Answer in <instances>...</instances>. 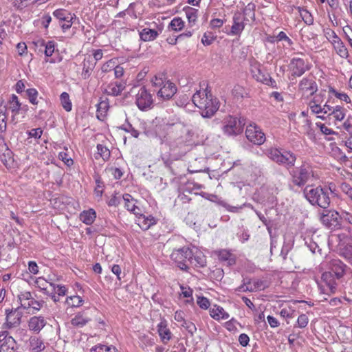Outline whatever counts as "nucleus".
Masks as SVG:
<instances>
[{
    "instance_id": "bb28decb",
    "label": "nucleus",
    "mask_w": 352,
    "mask_h": 352,
    "mask_svg": "<svg viewBox=\"0 0 352 352\" xmlns=\"http://www.w3.org/2000/svg\"><path fill=\"white\" fill-rule=\"evenodd\" d=\"M30 341L31 349L34 352H41L45 349L43 340L36 336H32Z\"/></svg>"
},
{
    "instance_id": "39448f33",
    "label": "nucleus",
    "mask_w": 352,
    "mask_h": 352,
    "mask_svg": "<svg viewBox=\"0 0 352 352\" xmlns=\"http://www.w3.org/2000/svg\"><path fill=\"white\" fill-rule=\"evenodd\" d=\"M320 220L322 223L331 230H338L341 228L340 214L333 210H324L320 213Z\"/></svg>"
},
{
    "instance_id": "9d476101",
    "label": "nucleus",
    "mask_w": 352,
    "mask_h": 352,
    "mask_svg": "<svg viewBox=\"0 0 352 352\" xmlns=\"http://www.w3.org/2000/svg\"><path fill=\"white\" fill-rule=\"evenodd\" d=\"M298 91L302 96L308 98L318 91V85L312 78H304L298 84Z\"/></svg>"
},
{
    "instance_id": "6e6d98bb",
    "label": "nucleus",
    "mask_w": 352,
    "mask_h": 352,
    "mask_svg": "<svg viewBox=\"0 0 352 352\" xmlns=\"http://www.w3.org/2000/svg\"><path fill=\"white\" fill-rule=\"evenodd\" d=\"M330 92H332L335 94V96H336V98H339L340 100H342V101H344L346 102V103H349L351 102V100L349 98V97L348 96V95L346 94H344V93H338L333 88H331L330 89Z\"/></svg>"
},
{
    "instance_id": "e2e57ef3",
    "label": "nucleus",
    "mask_w": 352,
    "mask_h": 352,
    "mask_svg": "<svg viewBox=\"0 0 352 352\" xmlns=\"http://www.w3.org/2000/svg\"><path fill=\"white\" fill-rule=\"evenodd\" d=\"M123 129L126 132L131 133V135L135 138H138L140 135V133L134 127H133L131 124H128L127 126L123 128Z\"/></svg>"
},
{
    "instance_id": "bf43d9fd",
    "label": "nucleus",
    "mask_w": 352,
    "mask_h": 352,
    "mask_svg": "<svg viewBox=\"0 0 352 352\" xmlns=\"http://www.w3.org/2000/svg\"><path fill=\"white\" fill-rule=\"evenodd\" d=\"M302 18L305 23L307 25H311L314 22V19L310 13L307 10H304L301 13Z\"/></svg>"
},
{
    "instance_id": "49530a36",
    "label": "nucleus",
    "mask_w": 352,
    "mask_h": 352,
    "mask_svg": "<svg viewBox=\"0 0 352 352\" xmlns=\"http://www.w3.org/2000/svg\"><path fill=\"white\" fill-rule=\"evenodd\" d=\"M247 284L252 289V292L264 288L263 282L261 280H249Z\"/></svg>"
},
{
    "instance_id": "c9c22d12",
    "label": "nucleus",
    "mask_w": 352,
    "mask_h": 352,
    "mask_svg": "<svg viewBox=\"0 0 352 352\" xmlns=\"http://www.w3.org/2000/svg\"><path fill=\"white\" fill-rule=\"evenodd\" d=\"M32 296L30 292H25L19 295V300L21 302V306L25 309H29L28 300L32 298Z\"/></svg>"
},
{
    "instance_id": "79ce46f5",
    "label": "nucleus",
    "mask_w": 352,
    "mask_h": 352,
    "mask_svg": "<svg viewBox=\"0 0 352 352\" xmlns=\"http://www.w3.org/2000/svg\"><path fill=\"white\" fill-rule=\"evenodd\" d=\"M184 27V22L181 18H174L169 24V28L174 31H180Z\"/></svg>"
},
{
    "instance_id": "58836bf2",
    "label": "nucleus",
    "mask_w": 352,
    "mask_h": 352,
    "mask_svg": "<svg viewBox=\"0 0 352 352\" xmlns=\"http://www.w3.org/2000/svg\"><path fill=\"white\" fill-rule=\"evenodd\" d=\"M123 199L125 201V208L129 211H134L135 208H137V206H135L136 200H135L131 195L129 194H124L123 195Z\"/></svg>"
},
{
    "instance_id": "b1692460",
    "label": "nucleus",
    "mask_w": 352,
    "mask_h": 352,
    "mask_svg": "<svg viewBox=\"0 0 352 352\" xmlns=\"http://www.w3.org/2000/svg\"><path fill=\"white\" fill-rule=\"evenodd\" d=\"M189 263L196 267H203L206 265V259L201 252L192 253Z\"/></svg>"
},
{
    "instance_id": "20e7f679",
    "label": "nucleus",
    "mask_w": 352,
    "mask_h": 352,
    "mask_svg": "<svg viewBox=\"0 0 352 352\" xmlns=\"http://www.w3.org/2000/svg\"><path fill=\"white\" fill-rule=\"evenodd\" d=\"M292 182L294 185L299 187L303 186L314 177L312 168L308 165H302L300 167L296 168L292 173Z\"/></svg>"
},
{
    "instance_id": "338daca9",
    "label": "nucleus",
    "mask_w": 352,
    "mask_h": 352,
    "mask_svg": "<svg viewBox=\"0 0 352 352\" xmlns=\"http://www.w3.org/2000/svg\"><path fill=\"white\" fill-rule=\"evenodd\" d=\"M340 220H342L352 226V214L346 211H342L340 214Z\"/></svg>"
},
{
    "instance_id": "6e6552de",
    "label": "nucleus",
    "mask_w": 352,
    "mask_h": 352,
    "mask_svg": "<svg viewBox=\"0 0 352 352\" xmlns=\"http://www.w3.org/2000/svg\"><path fill=\"white\" fill-rule=\"evenodd\" d=\"M135 103L142 111L151 108L153 103V97L144 87H141L137 94Z\"/></svg>"
},
{
    "instance_id": "72a5a7b5",
    "label": "nucleus",
    "mask_w": 352,
    "mask_h": 352,
    "mask_svg": "<svg viewBox=\"0 0 352 352\" xmlns=\"http://www.w3.org/2000/svg\"><path fill=\"white\" fill-rule=\"evenodd\" d=\"M184 10L185 11L189 23L195 24L198 16V10L191 7H186L184 8Z\"/></svg>"
},
{
    "instance_id": "c03bdc74",
    "label": "nucleus",
    "mask_w": 352,
    "mask_h": 352,
    "mask_svg": "<svg viewBox=\"0 0 352 352\" xmlns=\"http://www.w3.org/2000/svg\"><path fill=\"white\" fill-rule=\"evenodd\" d=\"M324 36L331 43H336L340 38L336 35L335 32L331 29L327 28L324 30Z\"/></svg>"
},
{
    "instance_id": "f704fd0d",
    "label": "nucleus",
    "mask_w": 352,
    "mask_h": 352,
    "mask_svg": "<svg viewBox=\"0 0 352 352\" xmlns=\"http://www.w3.org/2000/svg\"><path fill=\"white\" fill-rule=\"evenodd\" d=\"M255 9L256 6L253 3H249L243 10V14L245 15V20L248 21V18L251 20H255Z\"/></svg>"
},
{
    "instance_id": "ea45409f",
    "label": "nucleus",
    "mask_w": 352,
    "mask_h": 352,
    "mask_svg": "<svg viewBox=\"0 0 352 352\" xmlns=\"http://www.w3.org/2000/svg\"><path fill=\"white\" fill-rule=\"evenodd\" d=\"M40 45L45 47V54L46 56H51L53 54L55 49V43L54 41H50L45 42L44 41H41Z\"/></svg>"
},
{
    "instance_id": "37998d69",
    "label": "nucleus",
    "mask_w": 352,
    "mask_h": 352,
    "mask_svg": "<svg viewBox=\"0 0 352 352\" xmlns=\"http://www.w3.org/2000/svg\"><path fill=\"white\" fill-rule=\"evenodd\" d=\"M140 339L146 346H152L155 344L154 336L151 331L148 334L144 333L140 336Z\"/></svg>"
},
{
    "instance_id": "4c0bfd02",
    "label": "nucleus",
    "mask_w": 352,
    "mask_h": 352,
    "mask_svg": "<svg viewBox=\"0 0 352 352\" xmlns=\"http://www.w3.org/2000/svg\"><path fill=\"white\" fill-rule=\"evenodd\" d=\"M10 109L12 110V112L13 113V116L17 115L19 112L20 108H21V103L19 102L18 100V97L15 95H12L10 100Z\"/></svg>"
},
{
    "instance_id": "cd10ccee",
    "label": "nucleus",
    "mask_w": 352,
    "mask_h": 352,
    "mask_svg": "<svg viewBox=\"0 0 352 352\" xmlns=\"http://www.w3.org/2000/svg\"><path fill=\"white\" fill-rule=\"evenodd\" d=\"M53 15L60 21H68V19L76 18L74 14H72L65 9H57L54 10Z\"/></svg>"
},
{
    "instance_id": "aec40b11",
    "label": "nucleus",
    "mask_w": 352,
    "mask_h": 352,
    "mask_svg": "<svg viewBox=\"0 0 352 352\" xmlns=\"http://www.w3.org/2000/svg\"><path fill=\"white\" fill-rule=\"evenodd\" d=\"M126 83L124 82H114L109 83L106 89L105 92L108 95L117 96L120 95L122 91L125 89Z\"/></svg>"
},
{
    "instance_id": "6ab92c4d",
    "label": "nucleus",
    "mask_w": 352,
    "mask_h": 352,
    "mask_svg": "<svg viewBox=\"0 0 352 352\" xmlns=\"http://www.w3.org/2000/svg\"><path fill=\"white\" fill-rule=\"evenodd\" d=\"M322 281L327 287L331 294H334L336 291L337 283L336 276L331 272H325L322 274Z\"/></svg>"
},
{
    "instance_id": "f03ea898",
    "label": "nucleus",
    "mask_w": 352,
    "mask_h": 352,
    "mask_svg": "<svg viewBox=\"0 0 352 352\" xmlns=\"http://www.w3.org/2000/svg\"><path fill=\"white\" fill-rule=\"evenodd\" d=\"M245 124V118L228 116L223 120L222 131L227 136H236L243 132Z\"/></svg>"
},
{
    "instance_id": "7c9ffc66",
    "label": "nucleus",
    "mask_w": 352,
    "mask_h": 352,
    "mask_svg": "<svg viewBox=\"0 0 352 352\" xmlns=\"http://www.w3.org/2000/svg\"><path fill=\"white\" fill-rule=\"evenodd\" d=\"M45 326V322L42 317H32L29 322L30 330H41Z\"/></svg>"
},
{
    "instance_id": "680f3d73",
    "label": "nucleus",
    "mask_w": 352,
    "mask_h": 352,
    "mask_svg": "<svg viewBox=\"0 0 352 352\" xmlns=\"http://www.w3.org/2000/svg\"><path fill=\"white\" fill-rule=\"evenodd\" d=\"M58 158L63 161L67 166L73 164V160L65 152H60L58 154Z\"/></svg>"
},
{
    "instance_id": "412c9836",
    "label": "nucleus",
    "mask_w": 352,
    "mask_h": 352,
    "mask_svg": "<svg viewBox=\"0 0 352 352\" xmlns=\"http://www.w3.org/2000/svg\"><path fill=\"white\" fill-rule=\"evenodd\" d=\"M210 315L215 320H227L229 318V314L221 307L214 305L210 308Z\"/></svg>"
},
{
    "instance_id": "0eeeda50",
    "label": "nucleus",
    "mask_w": 352,
    "mask_h": 352,
    "mask_svg": "<svg viewBox=\"0 0 352 352\" xmlns=\"http://www.w3.org/2000/svg\"><path fill=\"white\" fill-rule=\"evenodd\" d=\"M245 136L247 139L256 145H261L265 141V135L258 127L254 123L250 124L247 126L245 130Z\"/></svg>"
},
{
    "instance_id": "2f4dec72",
    "label": "nucleus",
    "mask_w": 352,
    "mask_h": 352,
    "mask_svg": "<svg viewBox=\"0 0 352 352\" xmlns=\"http://www.w3.org/2000/svg\"><path fill=\"white\" fill-rule=\"evenodd\" d=\"M97 153L95 154V158L102 157L104 161L108 160L110 157L109 149L102 144H98L97 145Z\"/></svg>"
},
{
    "instance_id": "de8ad7c7",
    "label": "nucleus",
    "mask_w": 352,
    "mask_h": 352,
    "mask_svg": "<svg viewBox=\"0 0 352 352\" xmlns=\"http://www.w3.org/2000/svg\"><path fill=\"white\" fill-rule=\"evenodd\" d=\"M82 299L78 296H74L67 299V303L72 307H79L82 305Z\"/></svg>"
},
{
    "instance_id": "09e8293b",
    "label": "nucleus",
    "mask_w": 352,
    "mask_h": 352,
    "mask_svg": "<svg viewBox=\"0 0 352 352\" xmlns=\"http://www.w3.org/2000/svg\"><path fill=\"white\" fill-rule=\"evenodd\" d=\"M26 94L29 98L30 102L33 104H36V98L38 91L35 89H28L26 90Z\"/></svg>"
},
{
    "instance_id": "e433bc0d",
    "label": "nucleus",
    "mask_w": 352,
    "mask_h": 352,
    "mask_svg": "<svg viewBox=\"0 0 352 352\" xmlns=\"http://www.w3.org/2000/svg\"><path fill=\"white\" fill-rule=\"evenodd\" d=\"M60 100L64 109L67 111H70L72 108V104L69 94L66 92L62 93L60 96Z\"/></svg>"
},
{
    "instance_id": "a211bd4d",
    "label": "nucleus",
    "mask_w": 352,
    "mask_h": 352,
    "mask_svg": "<svg viewBox=\"0 0 352 352\" xmlns=\"http://www.w3.org/2000/svg\"><path fill=\"white\" fill-rule=\"evenodd\" d=\"M21 314L16 309L6 311V325L8 328L17 327L21 322Z\"/></svg>"
},
{
    "instance_id": "a18cd8bd",
    "label": "nucleus",
    "mask_w": 352,
    "mask_h": 352,
    "mask_svg": "<svg viewBox=\"0 0 352 352\" xmlns=\"http://www.w3.org/2000/svg\"><path fill=\"white\" fill-rule=\"evenodd\" d=\"M216 39V36L211 32L204 33L201 38V43L204 45H210Z\"/></svg>"
},
{
    "instance_id": "a878e982",
    "label": "nucleus",
    "mask_w": 352,
    "mask_h": 352,
    "mask_svg": "<svg viewBox=\"0 0 352 352\" xmlns=\"http://www.w3.org/2000/svg\"><path fill=\"white\" fill-rule=\"evenodd\" d=\"M96 218V214L94 209L84 210L80 214V219L87 225H91Z\"/></svg>"
},
{
    "instance_id": "a19ab883",
    "label": "nucleus",
    "mask_w": 352,
    "mask_h": 352,
    "mask_svg": "<svg viewBox=\"0 0 352 352\" xmlns=\"http://www.w3.org/2000/svg\"><path fill=\"white\" fill-rule=\"evenodd\" d=\"M169 80H167L165 74H160L154 76L152 79L151 82L154 87L160 88L162 86L165 84V82H168Z\"/></svg>"
},
{
    "instance_id": "052dcab7",
    "label": "nucleus",
    "mask_w": 352,
    "mask_h": 352,
    "mask_svg": "<svg viewBox=\"0 0 352 352\" xmlns=\"http://www.w3.org/2000/svg\"><path fill=\"white\" fill-rule=\"evenodd\" d=\"M115 66V62L113 60H109L102 66V72L107 73L113 70Z\"/></svg>"
},
{
    "instance_id": "5fc2aeb1",
    "label": "nucleus",
    "mask_w": 352,
    "mask_h": 352,
    "mask_svg": "<svg viewBox=\"0 0 352 352\" xmlns=\"http://www.w3.org/2000/svg\"><path fill=\"white\" fill-rule=\"evenodd\" d=\"M340 189L342 192L347 195L352 199V186L346 182L342 183Z\"/></svg>"
},
{
    "instance_id": "f8f14e48",
    "label": "nucleus",
    "mask_w": 352,
    "mask_h": 352,
    "mask_svg": "<svg viewBox=\"0 0 352 352\" xmlns=\"http://www.w3.org/2000/svg\"><path fill=\"white\" fill-rule=\"evenodd\" d=\"M16 342L8 331H0V352H15Z\"/></svg>"
},
{
    "instance_id": "473e14b6",
    "label": "nucleus",
    "mask_w": 352,
    "mask_h": 352,
    "mask_svg": "<svg viewBox=\"0 0 352 352\" xmlns=\"http://www.w3.org/2000/svg\"><path fill=\"white\" fill-rule=\"evenodd\" d=\"M346 109L341 106H336L333 107V111L329 116H333L336 120L342 121L344 119L346 116Z\"/></svg>"
},
{
    "instance_id": "774afa93",
    "label": "nucleus",
    "mask_w": 352,
    "mask_h": 352,
    "mask_svg": "<svg viewBox=\"0 0 352 352\" xmlns=\"http://www.w3.org/2000/svg\"><path fill=\"white\" fill-rule=\"evenodd\" d=\"M276 39L278 41H285L289 45H292L293 43L292 41L287 36L284 32H280L276 36Z\"/></svg>"
},
{
    "instance_id": "9b49d317",
    "label": "nucleus",
    "mask_w": 352,
    "mask_h": 352,
    "mask_svg": "<svg viewBox=\"0 0 352 352\" xmlns=\"http://www.w3.org/2000/svg\"><path fill=\"white\" fill-rule=\"evenodd\" d=\"M211 90L207 85L205 89L197 91L192 97V101L199 109L206 107L205 103L209 97H211Z\"/></svg>"
},
{
    "instance_id": "7ed1b4c3",
    "label": "nucleus",
    "mask_w": 352,
    "mask_h": 352,
    "mask_svg": "<svg viewBox=\"0 0 352 352\" xmlns=\"http://www.w3.org/2000/svg\"><path fill=\"white\" fill-rule=\"evenodd\" d=\"M268 155L273 161L288 168L294 166L296 160V155L290 151L281 152L277 148L270 149Z\"/></svg>"
},
{
    "instance_id": "4be33fe9",
    "label": "nucleus",
    "mask_w": 352,
    "mask_h": 352,
    "mask_svg": "<svg viewBox=\"0 0 352 352\" xmlns=\"http://www.w3.org/2000/svg\"><path fill=\"white\" fill-rule=\"evenodd\" d=\"M219 259L227 263L228 265H233L236 262L235 256L227 250H221L217 252Z\"/></svg>"
},
{
    "instance_id": "3c124183",
    "label": "nucleus",
    "mask_w": 352,
    "mask_h": 352,
    "mask_svg": "<svg viewBox=\"0 0 352 352\" xmlns=\"http://www.w3.org/2000/svg\"><path fill=\"white\" fill-rule=\"evenodd\" d=\"M316 102L317 100L315 98H314L311 101H310L309 104L310 110L314 114H318L322 112V109L321 106L320 104H318Z\"/></svg>"
},
{
    "instance_id": "13d9d810",
    "label": "nucleus",
    "mask_w": 352,
    "mask_h": 352,
    "mask_svg": "<svg viewBox=\"0 0 352 352\" xmlns=\"http://www.w3.org/2000/svg\"><path fill=\"white\" fill-rule=\"evenodd\" d=\"M35 284L36 287H38L39 289H41L43 291H45L47 289V285L48 283L45 278L39 277L36 278Z\"/></svg>"
},
{
    "instance_id": "f3484780",
    "label": "nucleus",
    "mask_w": 352,
    "mask_h": 352,
    "mask_svg": "<svg viewBox=\"0 0 352 352\" xmlns=\"http://www.w3.org/2000/svg\"><path fill=\"white\" fill-rule=\"evenodd\" d=\"M232 21L233 24L228 34L234 36L240 35L245 28L244 21H245V19L243 18L240 12H236L233 16Z\"/></svg>"
},
{
    "instance_id": "393cba45",
    "label": "nucleus",
    "mask_w": 352,
    "mask_h": 352,
    "mask_svg": "<svg viewBox=\"0 0 352 352\" xmlns=\"http://www.w3.org/2000/svg\"><path fill=\"white\" fill-rule=\"evenodd\" d=\"M89 320L90 318L85 316L84 313H78L72 319L71 323L75 328H82Z\"/></svg>"
},
{
    "instance_id": "4468645a",
    "label": "nucleus",
    "mask_w": 352,
    "mask_h": 352,
    "mask_svg": "<svg viewBox=\"0 0 352 352\" xmlns=\"http://www.w3.org/2000/svg\"><path fill=\"white\" fill-rule=\"evenodd\" d=\"M261 67V65L257 61L254 60L250 64L252 75L257 81L268 84V80H272V78L268 74L263 72Z\"/></svg>"
},
{
    "instance_id": "0e129e2a",
    "label": "nucleus",
    "mask_w": 352,
    "mask_h": 352,
    "mask_svg": "<svg viewBox=\"0 0 352 352\" xmlns=\"http://www.w3.org/2000/svg\"><path fill=\"white\" fill-rule=\"evenodd\" d=\"M298 327L299 328H304L308 323V318L306 315L302 314L299 316L297 320Z\"/></svg>"
},
{
    "instance_id": "c85d7f7f",
    "label": "nucleus",
    "mask_w": 352,
    "mask_h": 352,
    "mask_svg": "<svg viewBox=\"0 0 352 352\" xmlns=\"http://www.w3.org/2000/svg\"><path fill=\"white\" fill-rule=\"evenodd\" d=\"M158 36L157 31L149 29V28H144L140 32V36L141 40L144 41H153L157 38Z\"/></svg>"
},
{
    "instance_id": "864d4df0",
    "label": "nucleus",
    "mask_w": 352,
    "mask_h": 352,
    "mask_svg": "<svg viewBox=\"0 0 352 352\" xmlns=\"http://www.w3.org/2000/svg\"><path fill=\"white\" fill-rule=\"evenodd\" d=\"M197 305L199 306L200 308L204 309H207L209 308L210 305V302L209 300L204 296L198 297L197 300Z\"/></svg>"
},
{
    "instance_id": "8fccbe9b",
    "label": "nucleus",
    "mask_w": 352,
    "mask_h": 352,
    "mask_svg": "<svg viewBox=\"0 0 352 352\" xmlns=\"http://www.w3.org/2000/svg\"><path fill=\"white\" fill-rule=\"evenodd\" d=\"M225 327L227 330H237L241 325L236 320L232 318L225 323Z\"/></svg>"
},
{
    "instance_id": "1a4fd4ad",
    "label": "nucleus",
    "mask_w": 352,
    "mask_h": 352,
    "mask_svg": "<svg viewBox=\"0 0 352 352\" xmlns=\"http://www.w3.org/2000/svg\"><path fill=\"white\" fill-rule=\"evenodd\" d=\"M289 67L292 75L298 77L301 76L311 68V65L307 60H305L298 57H294L291 60Z\"/></svg>"
},
{
    "instance_id": "2eb2a0df",
    "label": "nucleus",
    "mask_w": 352,
    "mask_h": 352,
    "mask_svg": "<svg viewBox=\"0 0 352 352\" xmlns=\"http://www.w3.org/2000/svg\"><path fill=\"white\" fill-rule=\"evenodd\" d=\"M329 268L336 279H340L344 276L347 266L340 259L333 258L329 262Z\"/></svg>"
},
{
    "instance_id": "603ef678",
    "label": "nucleus",
    "mask_w": 352,
    "mask_h": 352,
    "mask_svg": "<svg viewBox=\"0 0 352 352\" xmlns=\"http://www.w3.org/2000/svg\"><path fill=\"white\" fill-rule=\"evenodd\" d=\"M6 120L7 116L6 113V110L0 109V131L1 132H4L6 130Z\"/></svg>"
},
{
    "instance_id": "ddd939ff",
    "label": "nucleus",
    "mask_w": 352,
    "mask_h": 352,
    "mask_svg": "<svg viewBox=\"0 0 352 352\" xmlns=\"http://www.w3.org/2000/svg\"><path fill=\"white\" fill-rule=\"evenodd\" d=\"M205 103H206V107L200 109L202 110L201 116L204 118H211L219 109V102L211 94V97H209Z\"/></svg>"
},
{
    "instance_id": "f257e3e1",
    "label": "nucleus",
    "mask_w": 352,
    "mask_h": 352,
    "mask_svg": "<svg viewBox=\"0 0 352 352\" xmlns=\"http://www.w3.org/2000/svg\"><path fill=\"white\" fill-rule=\"evenodd\" d=\"M331 192V188L314 185H307L303 190L305 197L312 206L324 210L330 206Z\"/></svg>"
},
{
    "instance_id": "c756f323",
    "label": "nucleus",
    "mask_w": 352,
    "mask_h": 352,
    "mask_svg": "<svg viewBox=\"0 0 352 352\" xmlns=\"http://www.w3.org/2000/svg\"><path fill=\"white\" fill-rule=\"evenodd\" d=\"M336 52L342 58H346L349 56V52L340 38L336 43L332 44Z\"/></svg>"
},
{
    "instance_id": "69168bd1",
    "label": "nucleus",
    "mask_w": 352,
    "mask_h": 352,
    "mask_svg": "<svg viewBox=\"0 0 352 352\" xmlns=\"http://www.w3.org/2000/svg\"><path fill=\"white\" fill-rule=\"evenodd\" d=\"M161 340L163 343L166 344L171 338V331H158Z\"/></svg>"
},
{
    "instance_id": "423d86ee",
    "label": "nucleus",
    "mask_w": 352,
    "mask_h": 352,
    "mask_svg": "<svg viewBox=\"0 0 352 352\" xmlns=\"http://www.w3.org/2000/svg\"><path fill=\"white\" fill-rule=\"evenodd\" d=\"M192 252L188 247H183L173 251L170 254L171 259L177 263V266L182 270L188 269L187 262H189Z\"/></svg>"
},
{
    "instance_id": "4d7b16f0",
    "label": "nucleus",
    "mask_w": 352,
    "mask_h": 352,
    "mask_svg": "<svg viewBox=\"0 0 352 352\" xmlns=\"http://www.w3.org/2000/svg\"><path fill=\"white\" fill-rule=\"evenodd\" d=\"M316 126L320 128V131L324 135H333L336 133V132L333 131L331 129L328 128L324 124L320 122L316 123Z\"/></svg>"
},
{
    "instance_id": "5701e85b",
    "label": "nucleus",
    "mask_w": 352,
    "mask_h": 352,
    "mask_svg": "<svg viewBox=\"0 0 352 352\" xmlns=\"http://www.w3.org/2000/svg\"><path fill=\"white\" fill-rule=\"evenodd\" d=\"M83 68L82 72V76L84 79H87L90 76L91 72L93 71L96 66V62H94L92 58L89 56L84 59Z\"/></svg>"
},
{
    "instance_id": "dca6fc26",
    "label": "nucleus",
    "mask_w": 352,
    "mask_h": 352,
    "mask_svg": "<svg viewBox=\"0 0 352 352\" xmlns=\"http://www.w3.org/2000/svg\"><path fill=\"white\" fill-rule=\"evenodd\" d=\"M176 92L177 87L173 82L169 80L168 82H165V84L160 88L157 96L162 100H169Z\"/></svg>"
}]
</instances>
